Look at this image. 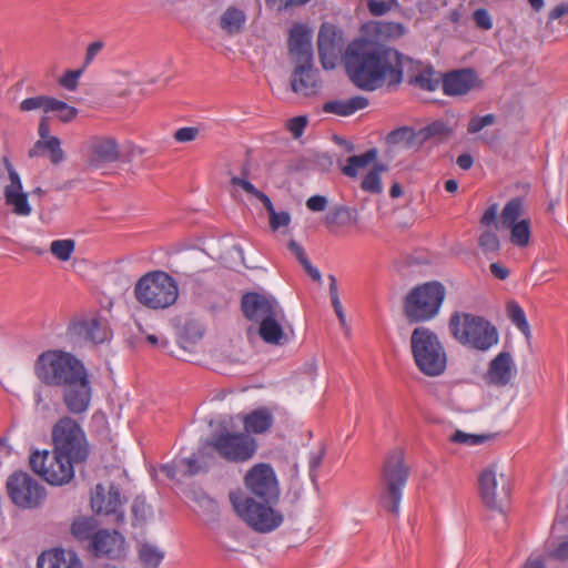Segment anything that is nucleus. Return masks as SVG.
I'll return each mask as SVG.
<instances>
[{
  "label": "nucleus",
  "mask_w": 568,
  "mask_h": 568,
  "mask_svg": "<svg viewBox=\"0 0 568 568\" xmlns=\"http://www.w3.org/2000/svg\"><path fill=\"white\" fill-rule=\"evenodd\" d=\"M342 31L334 24L321 26L317 38L318 53L325 70H334L341 59L345 71H433L420 69L415 61L395 49H377L365 38L349 42L342 54Z\"/></svg>",
  "instance_id": "nucleus-1"
},
{
  "label": "nucleus",
  "mask_w": 568,
  "mask_h": 568,
  "mask_svg": "<svg viewBox=\"0 0 568 568\" xmlns=\"http://www.w3.org/2000/svg\"><path fill=\"white\" fill-rule=\"evenodd\" d=\"M244 486L251 496L240 489L229 494L236 516L256 532L267 534L277 529L284 516L273 507L280 498V487L272 466L255 464L245 474Z\"/></svg>",
  "instance_id": "nucleus-2"
},
{
  "label": "nucleus",
  "mask_w": 568,
  "mask_h": 568,
  "mask_svg": "<svg viewBox=\"0 0 568 568\" xmlns=\"http://www.w3.org/2000/svg\"><path fill=\"white\" fill-rule=\"evenodd\" d=\"M37 378L47 386L62 389V400L69 413H85L92 399L90 374L75 355L60 349L42 352L34 362Z\"/></svg>",
  "instance_id": "nucleus-3"
},
{
  "label": "nucleus",
  "mask_w": 568,
  "mask_h": 568,
  "mask_svg": "<svg viewBox=\"0 0 568 568\" xmlns=\"http://www.w3.org/2000/svg\"><path fill=\"white\" fill-rule=\"evenodd\" d=\"M448 327L460 345L478 352H487L499 342L497 327L480 315L455 312Z\"/></svg>",
  "instance_id": "nucleus-4"
},
{
  "label": "nucleus",
  "mask_w": 568,
  "mask_h": 568,
  "mask_svg": "<svg viewBox=\"0 0 568 568\" xmlns=\"http://www.w3.org/2000/svg\"><path fill=\"white\" fill-rule=\"evenodd\" d=\"M410 351L417 368L426 376L442 375L447 366V353L439 336L428 327L418 326L410 335Z\"/></svg>",
  "instance_id": "nucleus-5"
},
{
  "label": "nucleus",
  "mask_w": 568,
  "mask_h": 568,
  "mask_svg": "<svg viewBox=\"0 0 568 568\" xmlns=\"http://www.w3.org/2000/svg\"><path fill=\"white\" fill-rule=\"evenodd\" d=\"M134 296L144 307L162 311L176 303L179 285L171 275L163 271L149 272L135 283Z\"/></svg>",
  "instance_id": "nucleus-6"
},
{
  "label": "nucleus",
  "mask_w": 568,
  "mask_h": 568,
  "mask_svg": "<svg viewBox=\"0 0 568 568\" xmlns=\"http://www.w3.org/2000/svg\"><path fill=\"white\" fill-rule=\"evenodd\" d=\"M445 287L437 281L427 282L414 287L404 300V314L412 323L433 320L442 307Z\"/></svg>",
  "instance_id": "nucleus-7"
},
{
  "label": "nucleus",
  "mask_w": 568,
  "mask_h": 568,
  "mask_svg": "<svg viewBox=\"0 0 568 568\" xmlns=\"http://www.w3.org/2000/svg\"><path fill=\"white\" fill-rule=\"evenodd\" d=\"M408 479V468L400 450H395L385 460L381 480L379 503L393 515L399 514L403 489Z\"/></svg>",
  "instance_id": "nucleus-8"
},
{
  "label": "nucleus",
  "mask_w": 568,
  "mask_h": 568,
  "mask_svg": "<svg viewBox=\"0 0 568 568\" xmlns=\"http://www.w3.org/2000/svg\"><path fill=\"white\" fill-rule=\"evenodd\" d=\"M55 454L74 464L84 463L90 454V446L81 426L71 417H63L52 429Z\"/></svg>",
  "instance_id": "nucleus-9"
},
{
  "label": "nucleus",
  "mask_w": 568,
  "mask_h": 568,
  "mask_svg": "<svg viewBox=\"0 0 568 568\" xmlns=\"http://www.w3.org/2000/svg\"><path fill=\"white\" fill-rule=\"evenodd\" d=\"M267 81L273 94L283 100L292 95L298 99L312 98L324 88L320 73H272Z\"/></svg>",
  "instance_id": "nucleus-10"
},
{
  "label": "nucleus",
  "mask_w": 568,
  "mask_h": 568,
  "mask_svg": "<svg viewBox=\"0 0 568 568\" xmlns=\"http://www.w3.org/2000/svg\"><path fill=\"white\" fill-rule=\"evenodd\" d=\"M209 445L220 457L231 463H245L257 450L255 438L242 432H221L212 437Z\"/></svg>",
  "instance_id": "nucleus-11"
},
{
  "label": "nucleus",
  "mask_w": 568,
  "mask_h": 568,
  "mask_svg": "<svg viewBox=\"0 0 568 568\" xmlns=\"http://www.w3.org/2000/svg\"><path fill=\"white\" fill-rule=\"evenodd\" d=\"M74 463L59 457L55 452H34L30 456L31 469L51 485L61 486L74 476Z\"/></svg>",
  "instance_id": "nucleus-12"
},
{
  "label": "nucleus",
  "mask_w": 568,
  "mask_h": 568,
  "mask_svg": "<svg viewBox=\"0 0 568 568\" xmlns=\"http://www.w3.org/2000/svg\"><path fill=\"white\" fill-rule=\"evenodd\" d=\"M525 203L519 196L509 200L500 213V227L510 233V243L517 247H527L530 243V221L524 217Z\"/></svg>",
  "instance_id": "nucleus-13"
},
{
  "label": "nucleus",
  "mask_w": 568,
  "mask_h": 568,
  "mask_svg": "<svg viewBox=\"0 0 568 568\" xmlns=\"http://www.w3.org/2000/svg\"><path fill=\"white\" fill-rule=\"evenodd\" d=\"M12 503L23 509L37 508L45 498V489L27 473H14L7 480Z\"/></svg>",
  "instance_id": "nucleus-14"
},
{
  "label": "nucleus",
  "mask_w": 568,
  "mask_h": 568,
  "mask_svg": "<svg viewBox=\"0 0 568 568\" xmlns=\"http://www.w3.org/2000/svg\"><path fill=\"white\" fill-rule=\"evenodd\" d=\"M478 483L484 504L491 509L503 510L510 497L509 478L498 474L495 467H489L479 475Z\"/></svg>",
  "instance_id": "nucleus-15"
},
{
  "label": "nucleus",
  "mask_w": 568,
  "mask_h": 568,
  "mask_svg": "<svg viewBox=\"0 0 568 568\" xmlns=\"http://www.w3.org/2000/svg\"><path fill=\"white\" fill-rule=\"evenodd\" d=\"M288 52L294 63L293 71H311L313 65L312 30L303 23H295L288 33Z\"/></svg>",
  "instance_id": "nucleus-16"
},
{
  "label": "nucleus",
  "mask_w": 568,
  "mask_h": 568,
  "mask_svg": "<svg viewBox=\"0 0 568 568\" xmlns=\"http://www.w3.org/2000/svg\"><path fill=\"white\" fill-rule=\"evenodd\" d=\"M120 158V148L111 136H92L87 143V161L92 169H102Z\"/></svg>",
  "instance_id": "nucleus-17"
},
{
  "label": "nucleus",
  "mask_w": 568,
  "mask_h": 568,
  "mask_svg": "<svg viewBox=\"0 0 568 568\" xmlns=\"http://www.w3.org/2000/svg\"><path fill=\"white\" fill-rule=\"evenodd\" d=\"M10 183L4 187V203L18 216H29L32 207L28 194L23 191L21 179L13 166L7 161Z\"/></svg>",
  "instance_id": "nucleus-18"
},
{
  "label": "nucleus",
  "mask_w": 568,
  "mask_h": 568,
  "mask_svg": "<svg viewBox=\"0 0 568 568\" xmlns=\"http://www.w3.org/2000/svg\"><path fill=\"white\" fill-rule=\"evenodd\" d=\"M89 549L97 557L119 558L125 551V539L116 530L100 529L92 536Z\"/></svg>",
  "instance_id": "nucleus-19"
},
{
  "label": "nucleus",
  "mask_w": 568,
  "mask_h": 568,
  "mask_svg": "<svg viewBox=\"0 0 568 568\" xmlns=\"http://www.w3.org/2000/svg\"><path fill=\"white\" fill-rule=\"evenodd\" d=\"M281 308L272 296L252 292L242 297V311L250 321L260 323L270 315L278 314Z\"/></svg>",
  "instance_id": "nucleus-20"
},
{
  "label": "nucleus",
  "mask_w": 568,
  "mask_h": 568,
  "mask_svg": "<svg viewBox=\"0 0 568 568\" xmlns=\"http://www.w3.org/2000/svg\"><path fill=\"white\" fill-rule=\"evenodd\" d=\"M91 506L97 514L113 515L116 521L123 520L124 514L121 496L114 487L105 491L102 485H97L95 491L91 497Z\"/></svg>",
  "instance_id": "nucleus-21"
},
{
  "label": "nucleus",
  "mask_w": 568,
  "mask_h": 568,
  "mask_svg": "<svg viewBox=\"0 0 568 568\" xmlns=\"http://www.w3.org/2000/svg\"><path fill=\"white\" fill-rule=\"evenodd\" d=\"M516 372L513 356L509 352H500L489 363L485 381L495 386H506Z\"/></svg>",
  "instance_id": "nucleus-22"
},
{
  "label": "nucleus",
  "mask_w": 568,
  "mask_h": 568,
  "mask_svg": "<svg viewBox=\"0 0 568 568\" xmlns=\"http://www.w3.org/2000/svg\"><path fill=\"white\" fill-rule=\"evenodd\" d=\"M37 568H84L79 555L71 549L51 548L41 552Z\"/></svg>",
  "instance_id": "nucleus-23"
},
{
  "label": "nucleus",
  "mask_w": 568,
  "mask_h": 568,
  "mask_svg": "<svg viewBox=\"0 0 568 568\" xmlns=\"http://www.w3.org/2000/svg\"><path fill=\"white\" fill-rule=\"evenodd\" d=\"M73 328L78 335L94 344L108 342L112 336L109 322L103 317L83 320L74 324Z\"/></svg>",
  "instance_id": "nucleus-24"
},
{
  "label": "nucleus",
  "mask_w": 568,
  "mask_h": 568,
  "mask_svg": "<svg viewBox=\"0 0 568 568\" xmlns=\"http://www.w3.org/2000/svg\"><path fill=\"white\" fill-rule=\"evenodd\" d=\"M477 73H443L442 87L447 95H462L470 90L481 88Z\"/></svg>",
  "instance_id": "nucleus-25"
},
{
  "label": "nucleus",
  "mask_w": 568,
  "mask_h": 568,
  "mask_svg": "<svg viewBox=\"0 0 568 568\" xmlns=\"http://www.w3.org/2000/svg\"><path fill=\"white\" fill-rule=\"evenodd\" d=\"M241 420L243 423L245 434L250 436L251 434L260 435L267 433L272 428L274 424V414L268 407L262 406L244 414L241 417Z\"/></svg>",
  "instance_id": "nucleus-26"
},
{
  "label": "nucleus",
  "mask_w": 568,
  "mask_h": 568,
  "mask_svg": "<svg viewBox=\"0 0 568 568\" xmlns=\"http://www.w3.org/2000/svg\"><path fill=\"white\" fill-rule=\"evenodd\" d=\"M285 314L283 308L276 315H270L260 322L258 335L267 344L282 345L287 342V336L283 328Z\"/></svg>",
  "instance_id": "nucleus-27"
},
{
  "label": "nucleus",
  "mask_w": 568,
  "mask_h": 568,
  "mask_svg": "<svg viewBox=\"0 0 568 568\" xmlns=\"http://www.w3.org/2000/svg\"><path fill=\"white\" fill-rule=\"evenodd\" d=\"M367 105V98L355 95L344 100L327 101L323 104V111L338 116H349L355 112L365 109Z\"/></svg>",
  "instance_id": "nucleus-28"
},
{
  "label": "nucleus",
  "mask_w": 568,
  "mask_h": 568,
  "mask_svg": "<svg viewBox=\"0 0 568 568\" xmlns=\"http://www.w3.org/2000/svg\"><path fill=\"white\" fill-rule=\"evenodd\" d=\"M355 222L352 211L343 205H336L325 214L324 225L333 235L342 233L343 229Z\"/></svg>",
  "instance_id": "nucleus-29"
},
{
  "label": "nucleus",
  "mask_w": 568,
  "mask_h": 568,
  "mask_svg": "<svg viewBox=\"0 0 568 568\" xmlns=\"http://www.w3.org/2000/svg\"><path fill=\"white\" fill-rule=\"evenodd\" d=\"M377 158V150L371 149L363 154L352 155L347 159L346 164L342 168V172L349 178H355L358 171L367 168Z\"/></svg>",
  "instance_id": "nucleus-30"
},
{
  "label": "nucleus",
  "mask_w": 568,
  "mask_h": 568,
  "mask_svg": "<svg viewBox=\"0 0 568 568\" xmlns=\"http://www.w3.org/2000/svg\"><path fill=\"white\" fill-rule=\"evenodd\" d=\"M352 83L364 91H375L386 82L387 73H348Z\"/></svg>",
  "instance_id": "nucleus-31"
},
{
  "label": "nucleus",
  "mask_w": 568,
  "mask_h": 568,
  "mask_svg": "<svg viewBox=\"0 0 568 568\" xmlns=\"http://www.w3.org/2000/svg\"><path fill=\"white\" fill-rule=\"evenodd\" d=\"M246 21L245 13L234 7L227 8L221 16L220 26L230 34L239 33Z\"/></svg>",
  "instance_id": "nucleus-32"
},
{
  "label": "nucleus",
  "mask_w": 568,
  "mask_h": 568,
  "mask_svg": "<svg viewBox=\"0 0 568 568\" xmlns=\"http://www.w3.org/2000/svg\"><path fill=\"white\" fill-rule=\"evenodd\" d=\"M39 150L48 151L50 161L53 164H59L64 159V153L61 149V142L57 136L50 138L48 140H38L33 149L30 150V156L37 155Z\"/></svg>",
  "instance_id": "nucleus-33"
},
{
  "label": "nucleus",
  "mask_w": 568,
  "mask_h": 568,
  "mask_svg": "<svg viewBox=\"0 0 568 568\" xmlns=\"http://www.w3.org/2000/svg\"><path fill=\"white\" fill-rule=\"evenodd\" d=\"M98 523L92 517H79L74 519L71 526L72 536L79 541L89 540L91 542L92 536L97 532Z\"/></svg>",
  "instance_id": "nucleus-34"
},
{
  "label": "nucleus",
  "mask_w": 568,
  "mask_h": 568,
  "mask_svg": "<svg viewBox=\"0 0 568 568\" xmlns=\"http://www.w3.org/2000/svg\"><path fill=\"white\" fill-rule=\"evenodd\" d=\"M506 311L511 323L529 339L531 336L530 326L521 306L517 302L510 301Z\"/></svg>",
  "instance_id": "nucleus-35"
},
{
  "label": "nucleus",
  "mask_w": 568,
  "mask_h": 568,
  "mask_svg": "<svg viewBox=\"0 0 568 568\" xmlns=\"http://www.w3.org/2000/svg\"><path fill=\"white\" fill-rule=\"evenodd\" d=\"M139 556L144 568H158L164 558V552L154 545L144 544L140 547Z\"/></svg>",
  "instance_id": "nucleus-36"
},
{
  "label": "nucleus",
  "mask_w": 568,
  "mask_h": 568,
  "mask_svg": "<svg viewBox=\"0 0 568 568\" xmlns=\"http://www.w3.org/2000/svg\"><path fill=\"white\" fill-rule=\"evenodd\" d=\"M386 170L383 164H375L374 168L364 176L362 181V189L365 192L378 194L383 191L381 174Z\"/></svg>",
  "instance_id": "nucleus-37"
},
{
  "label": "nucleus",
  "mask_w": 568,
  "mask_h": 568,
  "mask_svg": "<svg viewBox=\"0 0 568 568\" xmlns=\"http://www.w3.org/2000/svg\"><path fill=\"white\" fill-rule=\"evenodd\" d=\"M434 75H443V73H416L412 74L407 81L409 84L432 92L442 84V78Z\"/></svg>",
  "instance_id": "nucleus-38"
},
{
  "label": "nucleus",
  "mask_w": 568,
  "mask_h": 568,
  "mask_svg": "<svg viewBox=\"0 0 568 568\" xmlns=\"http://www.w3.org/2000/svg\"><path fill=\"white\" fill-rule=\"evenodd\" d=\"M263 205L265 206L270 216V226L273 231H277L280 227L287 226L291 223V215L286 211L277 212L271 199H264Z\"/></svg>",
  "instance_id": "nucleus-39"
},
{
  "label": "nucleus",
  "mask_w": 568,
  "mask_h": 568,
  "mask_svg": "<svg viewBox=\"0 0 568 568\" xmlns=\"http://www.w3.org/2000/svg\"><path fill=\"white\" fill-rule=\"evenodd\" d=\"M106 45V42L103 38H97L93 41L89 42L84 50L82 69H88L93 65L97 58L102 53Z\"/></svg>",
  "instance_id": "nucleus-40"
},
{
  "label": "nucleus",
  "mask_w": 568,
  "mask_h": 568,
  "mask_svg": "<svg viewBox=\"0 0 568 568\" xmlns=\"http://www.w3.org/2000/svg\"><path fill=\"white\" fill-rule=\"evenodd\" d=\"M75 243L73 240H55L50 245V252L58 260L62 262H67L71 258L72 253L74 252Z\"/></svg>",
  "instance_id": "nucleus-41"
},
{
  "label": "nucleus",
  "mask_w": 568,
  "mask_h": 568,
  "mask_svg": "<svg viewBox=\"0 0 568 568\" xmlns=\"http://www.w3.org/2000/svg\"><path fill=\"white\" fill-rule=\"evenodd\" d=\"M54 98L45 97V95H38L24 99L20 103V109L22 111H32L41 109L44 113L51 112V102H53Z\"/></svg>",
  "instance_id": "nucleus-42"
},
{
  "label": "nucleus",
  "mask_w": 568,
  "mask_h": 568,
  "mask_svg": "<svg viewBox=\"0 0 568 568\" xmlns=\"http://www.w3.org/2000/svg\"><path fill=\"white\" fill-rule=\"evenodd\" d=\"M415 131L410 128L403 126L396 130H393L387 135V141L390 144H403L405 146H410L415 140Z\"/></svg>",
  "instance_id": "nucleus-43"
},
{
  "label": "nucleus",
  "mask_w": 568,
  "mask_h": 568,
  "mask_svg": "<svg viewBox=\"0 0 568 568\" xmlns=\"http://www.w3.org/2000/svg\"><path fill=\"white\" fill-rule=\"evenodd\" d=\"M51 112H55L58 118L62 122H70L78 115V110L74 106L67 104L65 102L54 99L51 102Z\"/></svg>",
  "instance_id": "nucleus-44"
},
{
  "label": "nucleus",
  "mask_w": 568,
  "mask_h": 568,
  "mask_svg": "<svg viewBox=\"0 0 568 568\" xmlns=\"http://www.w3.org/2000/svg\"><path fill=\"white\" fill-rule=\"evenodd\" d=\"M307 124L308 118L306 115H298L286 120L285 129L297 140L304 134Z\"/></svg>",
  "instance_id": "nucleus-45"
},
{
  "label": "nucleus",
  "mask_w": 568,
  "mask_h": 568,
  "mask_svg": "<svg viewBox=\"0 0 568 568\" xmlns=\"http://www.w3.org/2000/svg\"><path fill=\"white\" fill-rule=\"evenodd\" d=\"M487 439V436L484 435H475L468 434L463 430H456L452 436L450 440L456 444L467 445V446H476L484 443Z\"/></svg>",
  "instance_id": "nucleus-46"
},
{
  "label": "nucleus",
  "mask_w": 568,
  "mask_h": 568,
  "mask_svg": "<svg viewBox=\"0 0 568 568\" xmlns=\"http://www.w3.org/2000/svg\"><path fill=\"white\" fill-rule=\"evenodd\" d=\"M231 183L233 186L241 187L243 191H245L247 194L256 197L262 203L265 201L264 199H268V195L263 193L262 191L257 190L248 180L233 176L231 179Z\"/></svg>",
  "instance_id": "nucleus-47"
},
{
  "label": "nucleus",
  "mask_w": 568,
  "mask_h": 568,
  "mask_svg": "<svg viewBox=\"0 0 568 568\" xmlns=\"http://www.w3.org/2000/svg\"><path fill=\"white\" fill-rule=\"evenodd\" d=\"M478 244L486 253L497 252L500 247L498 235L493 231H485L480 234Z\"/></svg>",
  "instance_id": "nucleus-48"
},
{
  "label": "nucleus",
  "mask_w": 568,
  "mask_h": 568,
  "mask_svg": "<svg viewBox=\"0 0 568 568\" xmlns=\"http://www.w3.org/2000/svg\"><path fill=\"white\" fill-rule=\"evenodd\" d=\"M453 132L444 121H434L433 123L425 126L422 131L424 138L446 136Z\"/></svg>",
  "instance_id": "nucleus-49"
},
{
  "label": "nucleus",
  "mask_w": 568,
  "mask_h": 568,
  "mask_svg": "<svg viewBox=\"0 0 568 568\" xmlns=\"http://www.w3.org/2000/svg\"><path fill=\"white\" fill-rule=\"evenodd\" d=\"M132 514L136 521L144 523L152 514L151 507L142 498H135L132 504Z\"/></svg>",
  "instance_id": "nucleus-50"
},
{
  "label": "nucleus",
  "mask_w": 568,
  "mask_h": 568,
  "mask_svg": "<svg viewBox=\"0 0 568 568\" xmlns=\"http://www.w3.org/2000/svg\"><path fill=\"white\" fill-rule=\"evenodd\" d=\"M495 122V115L494 114H486L484 116H474L470 119L467 130L469 133H478L484 128L494 124Z\"/></svg>",
  "instance_id": "nucleus-51"
},
{
  "label": "nucleus",
  "mask_w": 568,
  "mask_h": 568,
  "mask_svg": "<svg viewBox=\"0 0 568 568\" xmlns=\"http://www.w3.org/2000/svg\"><path fill=\"white\" fill-rule=\"evenodd\" d=\"M200 134L199 128L184 126L174 132V139L179 143H186L194 141Z\"/></svg>",
  "instance_id": "nucleus-52"
},
{
  "label": "nucleus",
  "mask_w": 568,
  "mask_h": 568,
  "mask_svg": "<svg viewBox=\"0 0 568 568\" xmlns=\"http://www.w3.org/2000/svg\"><path fill=\"white\" fill-rule=\"evenodd\" d=\"M305 205L312 212H324L328 206V200L324 195H312L306 200Z\"/></svg>",
  "instance_id": "nucleus-53"
},
{
  "label": "nucleus",
  "mask_w": 568,
  "mask_h": 568,
  "mask_svg": "<svg viewBox=\"0 0 568 568\" xmlns=\"http://www.w3.org/2000/svg\"><path fill=\"white\" fill-rule=\"evenodd\" d=\"M474 21L477 27L483 30H490L493 28V21L487 10L477 9L474 12Z\"/></svg>",
  "instance_id": "nucleus-54"
},
{
  "label": "nucleus",
  "mask_w": 568,
  "mask_h": 568,
  "mask_svg": "<svg viewBox=\"0 0 568 568\" xmlns=\"http://www.w3.org/2000/svg\"><path fill=\"white\" fill-rule=\"evenodd\" d=\"M80 75L81 73H63L58 82L63 89L74 91L79 84Z\"/></svg>",
  "instance_id": "nucleus-55"
},
{
  "label": "nucleus",
  "mask_w": 568,
  "mask_h": 568,
  "mask_svg": "<svg viewBox=\"0 0 568 568\" xmlns=\"http://www.w3.org/2000/svg\"><path fill=\"white\" fill-rule=\"evenodd\" d=\"M392 3L386 1L371 0L368 2L369 12L373 16H383L390 10Z\"/></svg>",
  "instance_id": "nucleus-56"
},
{
  "label": "nucleus",
  "mask_w": 568,
  "mask_h": 568,
  "mask_svg": "<svg viewBox=\"0 0 568 568\" xmlns=\"http://www.w3.org/2000/svg\"><path fill=\"white\" fill-rule=\"evenodd\" d=\"M47 392L42 387H38L34 389V403L37 409L41 412H47L50 409L49 404L45 402Z\"/></svg>",
  "instance_id": "nucleus-57"
},
{
  "label": "nucleus",
  "mask_w": 568,
  "mask_h": 568,
  "mask_svg": "<svg viewBox=\"0 0 568 568\" xmlns=\"http://www.w3.org/2000/svg\"><path fill=\"white\" fill-rule=\"evenodd\" d=\"M497 213H498V205L497 204L490 205L484 212V214H483V216L480 219V223L483 225H485V226H488V225L493 224L496 221Z\"/></svg>",
  "instance_id": "nucleus-58"
},
{
  "label": "nucleus",
  "mask_w": 568,
  "mask_h": 568,
  "mask_svg": "<svg viewBox=\"0 0 568 568\" xmlns=\"http://www.w3.org/2000/svg\"><path fill=\"white\" fill-rule=\"evenodd\" d=\"M13 456L12 448L7 443L6 438L0 439V466L9 462Z\"/></svg>",
  "instance_id": "nucleus-59"
},
{
  "label": "nucleus",
  "mask_w": 568,
  "mask_h": 568,
  "mask_svg": "<svg viewBox=\"0 0 568 568\" xmlns=\"http://www.w3.org/2000/svg\"><path fill=\"white\" fill-rule=\"evenodd\" d=\"M552 557L559 560H568V540L561 541L552 551Z\"/></svg>",
  "instance_id": "nucleus-60"
},
{
  "label": "nucleus",
  "mask_w": 568,
  "mask_h": 568,
  "mask_svg": "<svg viewBox=\"0 0 568 568\" xmlns=\"http://www.w3.org/2000/svg\"><path fill=\"white\" fill-rule=\"evenodd\" d=\"M288 247L294 253V255L296 256L301 264H304L306 263V261H308L303 247L295 241H291Z\"/></svg>",
  "instance_id": "nucleus-61"
},
{
  "label": "nucleus",
  "mask_w": 568,
  "mask_h": 568,
  "mask_svg": "<svg viewBox=\"0 0 568 568\" xmlns=\"http://www.w3.org/2000/svg\"><path fill=\"white\" fill-rule=\"evenodd\" d=\"M568 14V2L556 6L549 13V19L556 20Z\"/></svg>",
  "instance_id": "nucleus-62"
},
{
  "label": "nucleus",
  "mask_w": 568,
  "mask_h": 568,
  "mask_svg": "<svg viewBox=\"0 0 568 568\" xmlns=\"http://www.w3.org/2000/svg\"><path fill=\"white\" fill-rule=\"evenodd\" d=\"M38 132H39V140H48L50 138H53L52 135H50V128H49V123H48V119L45 116H43L39 123V129H38Z\"/></svg>",
  "instance_id": "nucleus-63"
},
{
  "label": "nucleus",
  "mask_w": 568,
  "mask_h": 568,
  "mask_svg": "<svg viewBox=\"0 0 568 568\" xmlns=\"http://www.w3.org/2000/svg\"><path fill=\"white\" fill-rule=\"evenodd\" d=\"M456 163L458 164V166L463 170H469L474 163V160H473V156L468 153H464V154H460L457 160H456Z\"/></svg>",
  "instance_id": "nucleus-64"
}]
</instances>
